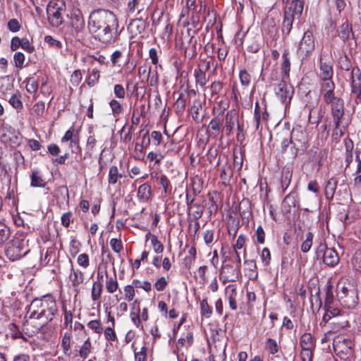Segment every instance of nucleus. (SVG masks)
Returning <instances> with one entry per match:
<instances>
[{"instance_id":"obj_1","label":"nucleus","mask_w":361,"mask_h":361,"mask_svg":"<svg viewBox=\"0 0 361 361\" xmlns=\"http://www.w3.org/2000/svg\"><path fill=\"white\" fill-rule=\"evenodd\" d=\"M118 28V19L116 15L109 10H94L89 15L87 30L102 44H114L117 40Z\"/></svg>"},{"instance_id":"obj_2","label":"nucleus","mask_w":361,"mask_h":361,"mask_svg":"<svg viewBox=\"0 0 361 361\" xmlns=\"http://www.w3.org/2000/svg\"><path fill=\"white\" fill-rule=\"evenodd\" d=\"M58 312L56 299L53 295L47 294L33 299L27 307L26 315L30 321H39L36 329L39 331L54 319Z\"/></svg>"},{"instance_id":"obj_3","label":"nucleus","mask_w":361,"mask_h":361,"mask_svg":"<svg viewBox=\"0 0 361 361\" xmlns=\"http://www.w3.org/2000/svg\"><path fill=\"white\" fill-rule=\"evenodd\" d=\"M67 16L69 22L65 31V39L85 44L88 39V31L81 10L78 8H73Z\"/></svg>"},{"instance_id":"obj_4","label":"nucleus","mask_w":361,"mask_h":361,"mask_svg":"<svg viewBox=\"0 0 361 361\" xmlns=\"http://www.w3.org/2000/svg\"><path fill=\"white\" fill-rule=\"evenodd\" d=\"M304 7L303 0H293L289 7L284 11V18L282 23V32L283 35H289L295 17H300Z\"/></svg>"},{"instance_id":"obj_5","label":"nucleus","mask_w":361,"mask_h":361,"mask_svg":"<svg viewBox=\"0 0 361 361\" xmlns=\"http://www.w3.org/2000/svg\"><path fill=\"white\" fill-rule=\"evenodd\" d=\"M290 150L293 157L303 153L308 145V136L306 130L302 127L294 128L290 133Z\"/></svg>"},{"instance_id":"obj_6","label":"nucleus","mask_w":361,"mask_h":361,"mask_svg":"<svg viewBox=\"0 0 361 361\" xmlns=\"http://www.w3.org/2000/svg\"><path fill=\"white\" fill-rule=\"evenodd\" d=\"M353 346L351 340L342 336H336L333 341V348L339 360L336 361H353Z\"/></svg>"},{"instance_id":"obj_7","label":"nucleus","mask_w":361,"mask_h":361,"mask_svg":"<svg viewBox=\"0 0 361 361\" xmlns=\"http://www.w3.org/2000/svg\"><path fill=\"white\" fill-rule=\"evenodd\" d=\"M66 10L63 0H51L47 8V13L49 24L58 27L63 23V13Z\"/></svg>"},{"instance_id":"obj_8","label":"nucleus","mask_w":361,"mask_h":361,"mask_svg":"<svg viewBox=\"0 0 361 361\" xmlns=\"http://www.w3.org/2000/svg\"><path fill=\"white\" fill-rule=\"evenodd\" d=\"M337 298L341 305L346 309H354L358 303V295L357 290L353 286H345L337 288Z\"/></svg>"},{"instance_id":"obj_9","label":"nucleus","mask_w":361,"mask_h":361,"mask_svg":"<svg viewBox=\"0 0 361 361\" xmlns=\"http://www.w3.org/2000/svg\"><path fill=\"white\" fill-rule=\"evenodd\" d=\"M29 250L27 242L24 239L15 238L6 250V255L11 261H16L25 256Z\"/></svg>"},{"instance_id":"obj_10","label":"nucleus","mask_w":361,"mask_h":361,"mask_svg":"<svg viewBox=\"0 0 361 361\" xmlns=\"http://www.w3.org/2000/svg\"><path fill=\"white\" fill-rule=\"evenodd\" d=\"M316 257L322 259L323 262L331 267H335L339 262V257L335 250L329 248L324 243H320L317 247Z\"/></svg>"},{"instance_id":"obj_11","label":"nucleus","mask_w":361,"mask_h":361,"mask_svg":"<svg viewBox=\"0 0 361 361\" xmlns=\"http://www.w3.org/2000/svg\"><path fill=\"white\" fill-rule=\"evenodd\" d=\"M350 97L354 98L355 103H361V71L358 67L351 69L350 78Z\"/></svg>"},{"instance_id":"obj_12","label":"nucleus","mask_w":361,"mask_h":361,"mask_svg":"<svg viewBox=\"0 0 361 361\" xmlns=\"http://www.w3.org/2000/svg\"><path fill=\"white\" fill-rule=\"evenodd\" d=\"M314 49V41L311 32H305L300 42L298 54L303 58L307 57Z\"/></svg>"},{"instance_id":"obj_13","label":"nucleus","mask_w":361,"mask_h":361,"mask_svg":"<svg viewBox=\"0 0 361 361\" xmlns=\"http://www.w3.org/2000/svg\"><path fill=\"white\" fill-rule=\"evenodd\" d=\"M294 93L293 86L287 84L286 80H281L276 90V94L281 101L288 105L290 104Z\"/></svg>"},{"instance_id":"obj_14","label":"nucleus","mask_w":361,"mask_h":361,"mask_svg":"<svg viewBox=\"0 0 361 361\" xmlns=\"http://www.w3.org/2000/svg\"><path fill=\"white\" fill-rule=\"evenodd\" d=\"M241 271L239 267L226 264H223L221 271V277L223 278V282L236 281L240 276Z\"/></svg>"},{"instance_id":"obj_15","label":"nucleus","mask_w":361,"mask_h":361,"mask_svg":"<svg viewBox=\"0 0 361 361\" xmlns=\"http://www.w3.org/2000/svg\"><path fill=\"white\" fill-rule=\"evenodd\" d=\"M331 104V112L333 116L334 123L341 122V119L344 115V102L341 98H338L327 103Z\"/></svg>"},{"instance_id":"obj_16","label":"nucleus","mask_w":361,"mask_h":361,"mask_svg":"<svg viewBox=\"0 0 361 361\" xmlns=\"http://www.w3.org/2000/svg\"><path fill=\"white\" fill-rule=\"evenodd\" d=\"M68 278L74 290L76 293H79L80 288L85 281L84 273L78 269H75L73 264H71Z\"/></svg>"},{"instance_id":"obj_17","label":"nucleus","mask_w":361,"mask_h":361,"mask_svg":"<svg viewBox=\"0 0 361 361\" xmlns=\"http://www.w3.org/2000/svg\"><path fill=\"white\" fill-rule=\"evenodd\" d=\"M299 207L298 194L296 191H292L283 199L281 204L282 211L284 213H290L292 208Z\"/></svg>"},{"instance_id":"obj_18","label":"nucleus","mask_w":361,"mask_h":361,"mask_svg":"<svg viewBox=\"0 0 361 361\" xmlns=\"http://www.w3.org/2000/svg\"><path fill=\"white\" fill-rule=\"evenodd\" d=\"M238 121V114L235 109H231L227 112L224 126L227 135H231L234 128L235 124Z\"/></svg>"},{"instance_id":"obj_19","label":"nucleus","mask_w":361,"mask_h":361,"mask_svg":"<svg viewBox=\"0 0 361 361\" xmlns=\"http://www.w3.org/2000/svg\"><path fill=\"white\" fill-rule=\"evenodd\" d=\"M338 180L336 177H331L324 183V195L327 200H332L336 193Z\"/></svg>"},{"instance_id":"obj_20","label":"nucleus","mask_w":361,"mask_h":361,"mask_svg":"<svg viewBox=\"0 0 361 361\" xmlns=\"http://www.w3.org/2000/svg\"><path fill=\"white\" fill-rule=\"evenodd\" d=\"M282 63L281 65V80H287L290 76V61L289 51L285 50L282 54Z\"/></svg>"},{"instance_id":"obj_21","label":"nucleus","mask_w":361,"mask_h":361,"mask_svg":"<svg viewBox=\"0 0 361 361\" xmlns=\"http://www.w3.org/2000/svg\"><path fill=\"white\" fill-rule=\"evenodd\" d=\"M190 29H188V35L190 37L188 44L185 48V56L190 59L194 58L197 54V39L190 34Z\"/></svg>"},{"instance_id":"obj_22","label":"nucleus","mask_w":361,"mask_h":361,"mask_svg":"<svg viewBox=\"0 0 361 361\" xmlns=\"http://www.w3.org/2000/svg\"><path fill=\"white\" fill-rule=\"evenodd\" d=\"M320 73L319 78L321 79H330L333 76V67L330 61H324L323 58L320 59Z\"/></svg>"},{"instance_id":"obj_23","label":"nucleus","mask_w":361,"mask_h":361,"mask_svg":"<svg viewBox=\"0 0 361 361\" xmlns=\"http://www.w3.org/2000/svg\"><path fill=\"white\" fill-rule=\"evenodd\" d=\"M97 140L94 135H90L87 138L85 145V152L82 159H91L96 149Z\"/></svg>"},{"instance_id":"obj_24","label":"nucleus","mask_w":361,"mask_h":361,"mask_svg":"<svg viewBox=\"0 0 361 361\" xmlns=\"http://www.w3.org/2000/svg\"><path fill=\"white\" fill-rule=\"evenodd\" d=\"M151 186L145 183L139 186L137 190V198L140 202H147L151 197Z\"/></svg>"},{"instance_id":"obj_25","label":"nucleus","mask_w":361,"mask_h":361,"mask_svg":"<svg viewBox=\"0 0 361 361\" xmlns=\"http://www.w3.org/2000/svg\"><path fill=\"white\" fill-rule=\"evenodd\" d=\"M225 336V331L219 325L210 328V339L213 343L221 342Z\"/></svg>"},{"instance_id":"obj_26","label":"nucleus","mask_w":361,"mask_h":361,"mask_svg":"<svg viewBox=\"0 0 361 361\" xmlns=\"http://www.w3.org/2000/svg\"><path fill=\"white\" fill-rule=\"evenodd\" d=\"M300 345L301 350H314V343L312 335L309 333L303 334L300 339Z\"/></svg>"},{"instance_id":"obj_27","label":"nucleus","mask_w":361,"mask_h":361,"mask_svg":"<svg viewBox=\"0 0 361 361\" xmlns=\"http://www.w3.org/2000/svg\"><path fill=\"white\" fill-rule=\"evenodd\" d=\"M106 280V290L107 293L112 294L115 293L119 287L118 282L116 279V274L114 276H108V273L105 271Z\"/></svg>"},{"instance_id":"obj_28","label":"nucleus","mask_w":361,"mask_h":361,"mask_svg":"<svg viewBox=\"0 0 361 361\" xmlns=\"http://www.w3.org/2000/svg\"><path fill=\"white\" fill-rule=\"evenodd\" d=\"M292 178V171L289 168L285 167L281 171V187L284 192L290 185Z\"/></svg>"},{"instance_id":"obj_29","label":"nucleus","mask_w":361,"mask_h":361,"mask_svg":"<svg viewBox=\"0 0 361 361\" xmlns=\"http://www.w3.org/2000/svg\"><path fill=\"white\" fill-rule=\"evenodd\" d=\"M30 185L34 188H44L46 185V181L38 171H33L30 176Z\"/></svg>"},{"instance_id":"obj_30","label":"nucleus","mask_w":361,"mask_h":361,"mask_svg":"<svg viewBox=\"0 0 361 361\" xmlns=\"http://www.w3.org/2000/svg\"><path fill=\"white\" fill-rule=\"evenodd\" d=\"M339 36L344 41L350 38H353L354 35L352 30V27L348 22L343 23L340 26Z\"/></svg>"},{"instance_id":"obj_31","label":"nucleus","mask_w":361,"mask_h":361,"mask_svg":"<svg viewBox=\"0 0 361 361\" xmlns=\"http://www.w3.org/2000/svg\"><path fill=\"white\" fill-rule=\"evenodd\" d=\"M103 290V283L102 281H94L92 283L91 290V299L95 302L100 300Z\"/></svg>"},{"instance_id":"obj_32","label":"nucleus","mask_w":361,"mask_h":361,"mask_svg":"<svg viewBox=\"0 0 361 361\" xmlns=\"http://www.w3.org/2000/svg\"><path fill=\"white\" fill-rule=\"evenodd\" d=\"M123 177V174L118 172L116 166H111L109 168L108 174V183L109 185H115L118 183V180Z\"/></svg>"},{"instance_id":"obj_33","label":"nucleus","mask_w":361,"mask_h":361,"mask_svg":"<svg viewBox=\"0 0 361 361\" xmlns=\"http://www.w3.org/2000/svg\"><path fill=\"white\" fill-rule=\"evenodd\" d=\"M325 314L323 316V320L324 322H328L333 317H336L340 315V310L338 307H335L333 306V304H329V305H324Z\"/></svg>"},{"instance_id":"obj_34","label":"nucleus","mask_w":361,"mask_h":361,"mask_svg":"<svg viewBox=\"0 0 361 361\" xmlns=\"http://www.w3.org/2000/svg\"><path fill=\"white\" fill-rule=\"evenodd\" d=\"M194 76L196 85L204 87L208 81L205 72L200 68H196L194 71Z\"/></svg>"},{"instance_id":"obj_35","label":"nucleus","mask_w":361,"mask_h":361,"mask_svg":"<svg viewBox=\"0 0 361 361\" xmlns=\"http://www.w3.org/2000/svg\"><path fill=\"white\" fill-rule=\"evenodd\" d=\"M157 178L159 180V184L163 188L164 193L165 195L171 193L172 186L168 177L165 174H161Z\"/></svg>"},{"instance_id":"obj_36","label":"nucleus","mask_w":361,"mask_h":361,"mask_svg":"<svg viewBox=\"0 0 361 361\" xmlns=\"http://www.w3.org/2000/svg\"><path fill=\"white\" fill-rule=\"evenodd\" d=\"M150 236L151 243L153 246L154 251L156 253H161L164 251V246L162 243L158 240L155 235H152L150 233L146 235V240Z\"/></svg>"},{"instance_id":"obj_37","label":"nucleus","mask_w":361,"mask_h":361,"mask_svg":"<svg viewBox=\"0 0 361 361\" xmlns=\"http://www.w3.org/2000/svg\"><path fill=\"white\" fill-rule=\"evenodd\" d=\"M245 264L247 265L249 270L248 276L250 279H257L258 274L257 271V264L255 260L247 259L244 262Z\"/></svg>"},{"instance_id":"obj_38","label":"nucleus","mask_w":361,"mask_h":361,"mask_svg":"<svg viewBox=\"0 0 361 361\" xmlns=\"http://www.w3.org/2000/svg\"><path fill=\"white\" fill-rule=\"evenodd\" d=\"M140 309L139 307L135 308V307H132L131 312L130 313V318L133 324L137 327H140L141 324V319L140 317Z\"/></svg>"},{"instance_id":"obj_39","label":"nucleus","mask_w":361,"mask_h":361,"mask_svg":"<svg viewBox=\"0 0 361 361\" xmlns=\"http://www.w3.org/2000/svg\"><path fill=\"white\" fill-rule=\"evenodd\" d=\"M109 104L112 114L115 117L118 116L123 112V108L118 100L113 99L109 102Z\"/></svg>"},{"instance_id":"obj_40","label":"nucleus","mask_w":361,"mask_h":361,"mask_svg":"<svg viewBox=\"0 0 361 361\" xmlns=\"http://www.w3.org/2000/svg\"><path fill=\"white\" fill-rule=\"evenodd\" d=\"M200 313L202 317L206 318H209L212 314V307L209 305L207 300L206 298L203 299L200 302Z\"/></svg>"},{"instance_id":"obj_41","label":"nucleus","mask_w":361,"mask_h":361,"mask_svg":"<svg viewBox=\"0 0 361 361\" xmlns=\"http://www.w3.org/2000/svg\"><path fill=\"white\" fill-rule=\"evenodd\" d=\"M221 123L222 119L219 116H216L210 121L208 128L218 134L221 130Z\"/></svg>"},{"instance_id":"obj_42","label":"nucleus","mask_w":361,"mask_h":361,"mask_svg":"<svg viewBox=\"0 0 361 361\" xmlns=\"http://www.w3.org/2000/svg\"><path fill=\"white\" fill-rule=\"evenodd\" d=\"M92 343L90 342V338H87V340L83 343L79 350V355L82 358H87L89 354L91 352Z\"/></svg>"},{"instance_id":"obj_43","label":"nucleus","mask_w":361,"mask_h":361,"mask_svg":"<svg viewBox=\"0 0 361 361\" xmlns=\"http://www.w3.org/2000/svg\"><path fill=\"white\" fill-rule=\"evenodd\" d=\"M142 0H131L129 1L128 4V9L130 13H133L135 11H137V13H139L141 11L144 9V6L141 4V1Z\"/></svg>"},{"instance_id":"obj_44","label":"nucleus","mask_w":361,"mask_h":361,"mask_svg":"<svg viewBox=\"0 0 361 361\" xmlns=\"http://www.w3.org/2000/svg\"><path fill=\"white\" fill-rule=\"evenodd\" d=\"M63 312V326L65 328L72 329L73 313L71 310H67L65 306L62 307Z\"/></svg>"},{"instance_id":"obj_45","label":"nucleus","mask_w":361,"mask_h":361,"mask_svg":"<svg viewBox=\"0 0 361 361\" xmlns=\"http://www.w3.org/2000/svg\"><path fill=\"white\" fill-rule=\"evenodd\" d=\"M313 241V234L311 232H308L306 234V238L301 245V251L306 253L310 251Z\"/></svg>"},{"instance_id":"obj_46","label":"nucleus","mask_w":361,"mask_h":361,"mask_svg":"<svg viewBox=\"0 0 361 361\" xmlns=\"http://www.w3.org/2000/svg\"><path fill=\"white\" fill-rule=\"evenodd\" d=\"M124 298L126 301L130 302L133 300L135 296V286L133 284L127 285L123 288Z\"/></svg>"},{"instance_id":"obj_47","label":"nucleus","mask_w":361,"mask_h":361,"mask_svg":"<svg viewBox=\"0 0 361 361\" xmlns=\"http://www.w3.org/2000/svg\"><path fill=\"white\" fill-rule=\"evenodd\" d=\"M26 83L25 88L27 92L34 93L38 89V82L34 78H28L25 82Z\"/></svg>"},{"instance_id":"obj_48","label":"nucleus","mask_w":361,"mask_h":361,"mask_svg":"<svg viewBox=\"0 0 361 361\" xmlns=\"http://www.w3.org/2000/svg\"><path fill=\"white\" fill-rule=\"evenodd\" d=\"M87 326L89 329L97 334H101L104 331L102 323L100 320L98 319L90 321Z\"/></svg>"},{"instance_id":"obj_49","label":"nucleus","mask_w":361,"mask_h":361,"mask_svg":"<svg viewBox=\"0 0 361 361\" xmlns=\"http://www.w3.org/2000/svg\"><path fill=\"white\" fill-rule=\"evenodd\" d=\"M165 157V154L160 152H150L147 155V159L150 161H154L155 164H159Z\"/></svg>"},{"instance_id":"obj_50","label":"nucleus","mask_w":361,"mask_h":361,"mask_svg":"<svg viewBox=\"0 0 361 361\" xmlns=\"http://www.w3.org/2000/svg\"><path fill=\"white\" fill-rule=\"evenodd\" d=\"M265 348L271 355H274L279 351V345L276 341L270 338H268L265 343Z\"/></svg>"},{"instance_id":"obj_51","label":"nucleus","mask_w":361,"mask_h":361,"mask_svg":"<svg viewBox=\"0 0 361 361\" xmlns=\"http://www.w3.org/2000/svg\"><path fill=\"white\" fill-rule=\"evenodd\" d=\"M352 265L355 270L361 272V248L355 252L352 259Z\"/></svg>"},{"instance_id":"obj_52","label":"nucleus","mask_w":361,"mask_h":361,"mask_svg":"<svg viewBox=\"0 0 361 361\" xmlns=\"http://www.w3.org/2000/svg\"><path fill=\"white\" fill-rule=\"evenodd\" d=\"M233 175V171L230 164H225L223 166L220 173V178L223 180H229Z\"/></svg>"},{"instance_id":"obj_53","label":"nucleus","mask_w":361,"mask_h":361,"mask_svg":"<svg viewBox=\"0 0 361 361\" xmlns=\"http://www.w3.org/2000/svg\"><path fill=\"white\" fill-rule=\"evenodd\" d=\"M71 334L68 332H66L61 341V347L65 354H67L71 349Z\"/></svg>"},{"instance_id":"obj_54","label":"nucleus","mask_w":361,"mask_h":361,"mask_svg":"<svg viewBox=\"0 0 361 361\" xmlns=\"http://www.w3.org/2000/svg\"><path fill=\"white\" fill-rule=\"evenodd\" d=\"M20 94H13L8 100L9 104L16 109H21L23 108V102L20 99Z\"/></svg>"},{"instance_id":"obj_55","label":"nucleus","mask_w":361,"mask_h":361,"mask_svg":"<svg viewBox=\"0 0 361 361\" xmlns=\"http://www.w3.org/2000/svg\"><path fill=\"white\" fill-rule=\"evenodd\" d=\"M320 92L326 90H330L332 89H335L336 86L334 82L332 80V78L330 79H321L320 81Z\"/></svg>"},{"instance_id":"obj_56","label":"nucleus","mask_w":361,"mask_h":361,"mask_svg":"<svg viewBox=\"0 0 361 361\" xmlns=\"http://www.w3.org/2000/svg\"><path fill=\"white\" fill-rule=\"evenodd\" d=\"M240 83L243 86L247 87L250 84L251 76L246 70H241L239 73Z\"/></svg>"},{"instance_id":"obj_57","label":"nucleus","mask_w":361,"mask_h":361,"mask_svg":"<svg viewBox=\"0 0 361 361\" xmlns=\"http://www.w3.org/2000/svg\"><path fill=\"white\" fill-rule=\"evenodd\" d=\"M25 57L24 54L20 51L16 52L13 56L15 66L18 68H22L24 66Z\"/></svg>"},{"instance_id":"obj_58","label":"nucleus","mask_w":361,"mask_h":361,"mask_svg":"<svg viewBox=\"0 0 361 361\" xmlns=\"http://www.w3.org/2000/svg\"><path fill=\"white\" fill-rule=\"evenodd\" d=\"M99 71L97 69H93L88 77V85L90 87L94 86L99 81Z\"/></svg>"},{"instance_id":"obj_59","label":"nucleus","mask_w":361,"mask_h":361,"mask_svg":"<svg viewBox=\"0 0 361 361\" xmlns=\"http://www.w3.org/2000/svg\"><path fill=\"white\" fill-rule=\"evenodd\" d=\"M44 42L49 44L50 47L59 49L62 47V43L54 39L53 37L50 35H47L44 37Z\"/></svg>"},{"instance_id":"obj_60","label":"nucleus","mask_w":361,"mask_h":361,"mask_svg":"<svg viewBox=\"0 0 361 361\" xmlns=\"http://www.w3.org/2000/svg\"><path fill=\"white\" fill-rule=\"evenodd\" d=\"M77 262L80 267L87 269L90 265V258L87 254L82 253L78 255Z\"/></svg>"},{"instance_id":"obj_61","label":"nucleus","mask_w":361,"mask_h":361,"mask_svg":"<svg viewBox=\"0 0 361 361\" xmlns=\"http://www.w3.org/2000/svg\"><path fill=\"white\" fill-rule=\"evenodd\" d=\"M105 339L109 341H115L117 339L114 326H108L104 331Z\"/></svg>"},{"instance_id":"obj_62","label":"nucleus","mask_w":361,"mask_h":361,"mask_svg":"<svg viewBox=\"0 0 361 361\" xmlns=\"http://www.w3.org/2000/svg\"><path fill=\"white\" fill-rule=\"evenodd\" d=\"M334 90L335 89H332L320 92L325 103L332 102V101L338 98L335 96Z\"/></svg>"},{"instance_id":"obj_63","label":"nucleus","mask_w":361,"mask_h":361,"mask_svg":"<svg viewBox=\"0 0 361 361\" xmlns=\"http://www.w3.org/2000/svg\"><path fill=\"white\" fill-rule=\"evenodd\" d=\"M10 235V230L4 224L0 223V245L6 242Z\"/></svg>"},{"instance_id":"obj_64","label":"nucleus","mask_w":361,"mask_h":361,"mask_svg":"<svg viewBox=\"0 0 361 361\" xmlns=\"http://www.w3.org/2000/svg\"><path fill=\"white\" fill-rule=\"evenodd\" d=\"M109 243L111 249L116 253H120L123 250V243L121 239L112 238Z\"/></svg>"}]
</instances>
